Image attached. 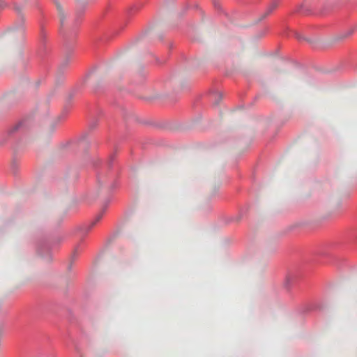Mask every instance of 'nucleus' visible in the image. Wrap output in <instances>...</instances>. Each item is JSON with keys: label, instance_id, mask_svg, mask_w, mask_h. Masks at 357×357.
<instances>
[{"label": "nucleus", "instance_id": "nucleus-2", "mask_svg": "<svg viewBox=\"0 0 357 357\" xmlns=\"http://www.w3.org/2000/svg\"><path fill=\"white\" fill-rule=\"evenodd\" d=\"M278 3L277 1L273 2L271 4V6L268 7L267 12L268 13H271L272 10H273L278 6Z\"/></svg>", "mask_w": 357, "mask_h": 357}, {"label": "nucleus", "instance_id": "nucleus-1", "mask_svg": "<svg viewBox=\"0 0 357 357\" xmlns=\"http://www.w3.org/2000/svg\"><path fill=\"white\" fill-rule=\"evenodd\" d=\"M56 8H57L58 13H59L60 23L62 25V24H63L64 20L66 17L65 11L60 3H56Z\"/></svg>", "mask_w": 357, "mask_h": 357}, {"label": "nucleus", "instance_id": "nucleus-3", "mask_svg": "<svg viewBox=\"0 0 357 357\" xmlns=\"http://www.w3.org/2000/svg\"><path fill=\"white\" fill-rule=\"evenodd\" d=\"M102 215V212L97 215V217L95 219V221L93 222V223H92L93 225H95L97 222H98L101 219Z\"/></svg>", "mask_w": 357, "mask_h": 357}, {"label": "nucleus", "instance_id": "nucleus-4", "mask_svg": "<svg viewBox=\"0 0 357 357\" xmlns=\"http://www.w3.org/2000/svg\"><path fill=\"white\" fill-rule=\"evenodd\" d=\"M289 282H290V278H287V280H286V284L289 285Z\"/></svg>", "mask_w": 357, "mask_h": 357}]
</instances>
